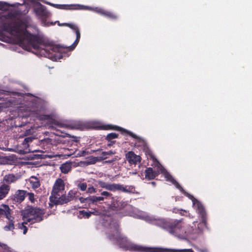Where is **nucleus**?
Returning <instances> with one entry per match:
<instances>
[{
	"label": "nucleus",
	"mask_w": 252,
	"mask_h": 252,
	"mask_svg": "<svg viewBox=\"0 0 252 252\" xmlns=\"http://www.w3.org/2000/svg\"><path fill=\"white\" fill-rule=\"evenodd\" d=\"M63 45L55 44L32 25V54L57 61L63 58Z\"/></svg>",
	"instance_id": "f257e3e1"
},
{
	"label": "nucleus",
	"mask_w": 252,
	"mask_h": 252,
	"mask_svg": "<svg viewBox=\"0 0 252 252\" xmlns=\"http://www.w3.org/2000/svg\"><path fill=\"white\" fill-rule=\"evenodd\" d=\"M3 28L16 38L24 49L31 51L32 36L27 32V26L25 22L15 17L8 18H7Z\"/></svg>",
	"instance_id": "f03ea898"
},
{
	"label": "nucleus",
	"mask_w": 252,
	"mask_h": 252,
	"mask_svg": "<svg viewBox=\"0 0 252 252\" xmlns=\"http://www.w3.org/2000/svg\"><path fill=\"white\" fill-rule=\"evenodd\" d=\"M46 109V102L42 98L36 97L32 94V118L40 121H47L50 124L61 126L59 122L56 123V120L52 115L45 114Z\"/></svg>",
	"instance_id": "7ed1b4c3"
},
{
	"label": "nucleus",
	"mask_w": 252,
	"mask_h": 252,
	"mask_svg": "<svg viewBox=\"0 0 252 252\" xmlns=\"http://www.w3.org/2000/svg\"><path fill=\"white\" fill-rule=\"evenodd\" d=\"M172 183L174 184L181 192L192 200L194 206L196 208V211L201 218L202 223L206 225L207 223V215L206 212L202 204L197 199L194 198L192 195L186 192L180 184L175 180H174Z\"/></svg>",
	"instance_id": "20e7f679"
},
{
	"label": "nucleus",
	"mask_w": 252,
	"mask_h": 252,
	"mask_svg": "<svg viewBox=\"0 0 252 252\" xmlns=\"http://www.w3.org/2000/svg\"><path fill=\"white\" fill-rule=\"evenodd\" d=\"M98 184L100 187L105 189L108 190L115 192L119 191L126 193L133 192L134 190V187L132 186H124L119 184L108 183L102 181H99Z\"/></svg>",
	"instance_id": "39448f33"
},
{
	"label": "nucleus",
	"mask_w": 252,
	"mask_h": 252,
	"mask_svg": "<svg viewBox=\"0 0 252 252\" xmlns=\"http://www.w3.org/2000/svg\"><path fill=\"white\" fill-rule=\"evenodd\" d=\"M65 189V184L61 178H58L53 185L51 195L49 197V204H53L63 193Z\"/></svg>",
	"instance_id": "423d86ee"
},
{
	"label": "nucleus",
	"mask_w": 252,
	"mask_h": 252,
	"mask_svg": "<svg viewBox=\"0 0 252 252\" xmlns=\"http://www.w3.org/2000/svg\"><path fill=\"white\" fill-rule=\"evenodd\" d=\"M36 16L40 20L42 25H48L46 24V19L51 15L46 7L40 2H36V5L32 6Z\"/></svg>",
	"instance_id": "0eeeda50"
},
{
	"label": "nucleus",
	"mask_w": 252,
	"mask_h": 252,
	"mask_svg": "<svg viewBox=\"0 0 252 252\" xmlns=\"http://www.w3.org/2000/svg\"><path fill=\"white\" fill-rule=\"evenodd\" d=\"M77 191L70 190L69 191L67 195L62 194L59 198L53 204H49L50 208H52L54 205H63L73 200L76 194Z\"/></svg>",
	"instance_id": "6e6552de"
},
{
	"label": "nucleus",
	"mask_w": 252,
	"mask_h": 252,
	"mask_svg": "<svg viewBox=\"0 0 252 252\" xmlns=\"http://www.w3.org/2000/svg\"><path fill=\"white\" fill-rule=\"evenodd\" d=\"M100 192L99 195L97 193V195H93L89 197V201L94 204L96 205L97 203L101 204L104 202L105 199H107L112 197V193L107 191H102L99 190Z\"/></svg>",
	"instance_id": "1a4fd4ad"
},
{
	"label": "nucleus",
	"mask_w": 252,
	"mask_h": 252,
	"mask_svg": "<svg viewBox=\"0 0 252 252\" xmlns=\"http://www.w3.org/2000/svg\"><path fill=\"white\" fill-rule=\"evenodd\" d=\"M22 215L24 221L22 223L19 224L18 227L19 229L23 230V234H26L27 231V227L26 224H27L26 221L30 222L31 220L32 211L31 208L25 209L22 211Z\"/></svg>",
	"instance_id": "9d476101"
},
{
	"label": "nucleus",
	"mask_w": 252,
	"mask_h": 252,
	"mask_svg": "<svg viewBox=\"0 0 252 252\" xmlns=\"http://www.w3.org/2000/svg\"><path fill=\"white\" fill-rule=\"evenodd\" d=\"M102 127L103 129H105V130L111 129V130H118V131H122L127 134L128 135H129V136H130L131 137H132V138H133L134 139H138L139 138V137L138 136H137L136 134L132 133V132L128 131L126 129H124V128H123L121 127H119L118 126H113L111 125H104V126H102Z\"/></svg>",
	"instance_id": "9b49d317"
},
{
	"label": "nucleus",
	"mask_w": 252,
	"mask_h": 252,
	"mask_svg": "<svg viewBox=\"0 0 252 252\" xmlns=\"http://www.w3.org/2000/svg\"><path fill=\"white\" fill-rule=\"evenodd\" d=\"M131 250L138 252H160L159 249L154 248L143 247L140 245L132 244L130 246Z\"/></svg>",
	"instance_id": "f8f14e48"
},
{
	"label": "nucleus",
	"mask_w": 252,
	"mask_h": 252,
	"mask_svg": "<svg viewBox=\"0 0 252 252\" xmlns=\"http://www.w3.org/2000/svg\"><path fill=\"white\" fill-rule=\"evenodd\" d=\"M45 210L39 208H32V223L41 221L43 219Z\"/></svg>",
	"instance_id": "ddd939ff"
},
{
	"label": "nucleus",
	"mask_w": 252,
	"mask_h": 252,
	"mask_svg": "<svg viewBox=\"0 0 252 252\" xmlns=\"http://www.w3.org/2000/svg\"><path fill=\"white\" fill-rule=\"evenodd\" d=\"M126 160L130 164H137L141 162V158L132 151L128 152L126 156Z\"/></svg>",
	"instance_id": "4468645a"
},
{
	"label": "nucleus",
	"mask_w": 252,
	"mask_h": 252,
	"mask_svg": "<svg viewBox=\"0 0 252 252\" xmlns=\"http://www.w3.org/2000/svg\"><path fill=\"white\" fill-rule=\"evenodd\" d=\"M49 4L56 8L64 10H78L81 9L82 7V5L79 4H58L50 3Z\"/></svg>",
	"instance_id": "2eb2a0df"
},
{
	"label": "nucleus",
	"mask_w": 252,
	"mask_h": 252,
	"mask_svg": "<svg viewBox=\"0 0 252 252\" xmlns=\"http://www.w3.org/2000/svg\"><path fill=\"white\" fill-rule=\"evenodd\" d=\"M32 143V138L28 137L24 139L19 150L21 154H27L31 152L30 145Z\"/></svg>",
	"instance_id": "dca6fc26"
},
{
	"label": "nucleus",
	"mask_w": 252,
	"mask_h": 252,
	"mask_svg": "<svg viewBox=\"0 0 252 252\" xmlns=\"http://www.w3.org/2000/svg\"><path fill=\"white\" fill-rule=\"evenodd\" d=\"M26 194V191L18 190L12 196V199L16 202L21 203L25 199Z\"/></svg>",
	"instance_id": "f3484780"
},
{
	"label": "nucleus",
	"mask_w": 252,
	"mask_h": 252,
	"mask_svg": "<svg viewBox=\"0 0 252 252\" xmlns=\"http://www.w3.org/2000/svg\"><path fill=\"white\" fill-rule=\"evenodd\" d=\"M5 216L7 219H11V210L5 204H2L0 207V218Z\"/></svg>",
	"instance_id": "a211bd4d"
},
{
	"label": "nucleus",
	"mask_w": 252,
	"mask_h": 252,
	"mask_svg": "<svg viewBox=\"0 0 252 252\" xmlns=\"http://www.w3.org/2000/svg\"><path fill=\"white\" fill-rule=\"evenodd\" d=\"M159 174L158 171L154 170L152 167H148L145 171V178L149 180L154 179Z\"/></svg>",
	"instance_id": "6ab92c4d"
},
{
	"label": "nucleus",
	"mask_w": 252,
	"mask_h": 252,
	"mask_svg": "<svg viewBox=\"0 0 252 252\" xmlns=\"http://www.w3.org/2000/svg\"><path fill=\"white\" fill-rule=\"evenodd\" d=\"M91 151L93 152L96 153V155H99V157L104 158V160L108 158V156H111L116 153L115 151H113L112 150H110L108 152H103L102 151L101 149H98L95 151L91 150Z\"/></svg>",
	"instance_id": "aec40b11"
},
{
	"label": "nucleus",
	"mask_w": 252,
	"mask_h": 252,
	"mask_svg": "<svg viewBox=\"0 0 252 252\" xmlns=\"http://www.w3.org/2000/svg\"><path fill=\"white\" fill-rule=\"evenodd\" d=\"M76 35V38L75 41L73 42V43L69 46H63L64 48H63V50L65 49H66L68 51H72L76 47L77 44H78L80 38V32L79 30H77V32H75Z\"/></svg>",
	"instance_id": "412c9836"
},
{
	"label": "nucleus",
	"mask_w": 252,
	"mask_h": 252,
	"mask_svg": "<svg viewBox=\"0 0 252 252\" xmlns=\"http://www.w3.org/2000/svg\"><path fill=\"white\" fill-rule=\"evenodd\" d=\"M9 190L10 186L4 184L0 187V200L6 196Z\"/></svg>",
	"instance_id": "4be33fe9"
},
{
	"label": "nucleus",
	"mask_w": 252,
	"mask_h": 252,
	"mask_svg": "<svg viewBox=\"0 0 252 252\" xmlns=\"http://www.w3.org/2000/svg\"><path fill=\"white\" fill-rule=\"evenodd\" d=\"M71 162H66L62 164L60 167L61 172L64 174H66L69 172L71 169Z\"/></svg>",
	"instance_id": "5701e85b"
},
{
	"label": "nucleus",
	"mask_w": 252,
	"mask_h": 252,
	"mask_svg": "<svg viewBox=\"0 0 252 252\" xmlns=\"http://www.w3.org/2000/svg\"><path fill=\"white\" fill-rule=\"evenodd\" d=\"M17 178L13 174H8L4 176L3 180L7 183H12L15 182Z\"/></svg>",
	"instance_id": "b1692460"
},
{
	"label": "nucleus",
	"mask_w": 252,
	"mask_h": 252,
	"mask_svg": "<svg viewBox=\"0 0 252 252\" xmlns=\"http://www.w3.org/2000/svg\"><path fill=\"white\" fill-rule=\"evenodd\" d=\"M9 221L7 225L3 227V229L5 231H12L14 229V221H13V218L11 216V219H7Z\"/></svg>",
	"instance_id": "393cba45"
},
{
	"label": "nucleus",
	"mask_w": 252,
	"mask_h": 252,
	"mask_svg": "<svg viewBox=\"0 0 252 252\" xmlns=\"http://www.w3.org/2000/svg\"><path fill=\"white\" fill-rule=\"evenodd\" d=\"M155 224L162 228L165 229L168 226V223L164 220L158 219L155 221Z\"/></svg>",
	"instance_id": "a878e982"
},
{
	"label": "nucleus",
	"mask_w": 252,
	"mask_h": 252,
	"mask_svg": "<svg viewBox=\"0 0 252 252\" xmlns=\"http://www.w3.org/2000/svg\"><path fill=\"white\" fill-rule=\"evenodd\" d=\"M108 199H111V206L112 208H114L115 210H117L118 207H119V200H118L117 198L114 197L113 194H112V197H109Z\"/></svg>",
	"instance_id": "bb28decb"
},
{
	"label": "nucleus",
	"mask_w": 252,
	"mask_h": 252,
	"mask_svg": "<svg viewBox=\"0 0 252 252\" xmlns=\"http://www.w3.org/2000/svg\"><path fill=\"white\" fill-rule=\"evenodd\" d=\"M166 252H194L191 249H166Z\"/></svg>",
	"instance_id": "cd10ccee"
},
{
	"label": "nucleus",
	"mask_w": 252,
	"mask_h": 252,
	"mask_svg": "<svg viewBox=\"0 0 252 252\" xmlns=\"http://www.w3.org/2000/svg\"><path fill=\"white\" fill-rule=\"evenodd\" d=\"M112 20H116L118 18V16L114 12L106 10L104 16Z\"/></svg>",
	"instance_id": "c85d7f7f"
},
{
	"label": "nucleus",
	"mask_w": 252,
	"mask_h": 252,
	"mask_svg": "<svg viewBox=\"0 0 252 252\" xmlns=\"http://www.w3.org/2000/svg\"><path fill=\"white\" fill-rule=\"evenodd\" d=\"M119 134L116 133H110L107 134L106 137L107 141H113L112 140L118 137Z\"/></svg>",
	"instance_id": "c756f323"
},
{
	"label": "nucleus",
	"mask_w": 252,
	"mask_h": 252,
	"mask_svg": "<svg viewBox=\"0 0 252 252\" xmlns=\"http://www.w3.org/2000/svg\"><path fill=\"white\" fill-rule=\"evenodd\" d=\"M62 25H64L65 26L68 27L73 30L75 32L77 30H79L78 26L75 24L71 23H63Z\"/></svg>",
	"instance_id": "7c9ffc66"
},
{
	"label": "nucleus",
	"mask_w": 252,
	"mask_h": 252,
	"mask_svg": "<svg viewBox=\"0 0 252 252\" xmlns=\"http://www.w3.org/2000/svg\"><path fill=\"white\" fill-rule=\"evenodd\" d=\"M32 179L34 180V181H32V189H35L39 187L40 184L39 180L33 176H32Z\"/></svg>",
	"instance_id": "2f4dec72"
},
{
	"label": "nucleus",
	"mask_w": 252,
	"mask_h": 252,
	"mask_svg": "<svg viewBox=\"0 0 252 252\" xmlns=\"http://www.w3.org/2000/svg\"><path fill=\"white\" fill-rule=\"evenodd\" d=\"M65 127L69 128L70 129H78L79 127V126L78 124L74 123H70L67 124H63Z\"/></svg>",
	"instance_id": "473e14b6"
},
{
	"label": "nucleus",
	"mask_w": 252,
	"mask_h": 252,
	"mask_svg": "<svg viewBox=\"0 0 252 252\" xmlns=\"http://www.w3.org/2000/svg\"><path fill=\"white\" fill-rule=\"evenodd\" d=\"M164 176L166 181L170 182L171 183H172L173 181L175 180L171 175V174L167 171L164 173Z\"/></svg>",
	"instance_id": "72a5a7b5"
},
{
	"label": "nucleus",
	"mask_w": 252,
	"mask_h": 252,
	"mask_svg": "<svg viewBox=\"0 0 252 252\" xmlns=\"http://www.w3.org/2000/svg\"><path fill=\"white\" fill-rule=\"evenodd\" d=\"M79 213L80 214L82 215L85 218H89L93 213L92 212H87L85 210L80 211Z\"/></svg>",
	"instance_id": "f704fd0d"
},
{
	"label": "nucleus",
	"mask_w": 252,
	"mask_h": 252,
	"mask_svg": "<svg viewBox=\"0 0 252 252\" xmlns=\"http://www.w3.org/2000/svg\"><path fill=\"white\" fill-rule=\"evenodd\" d=\"M77 187L81 190L85 191L87 190V184L86 183H79Z\"/></svg>",
	"instance_id": "c9c22d12"
},
{
	"label": "nucleus",
	"mask_w": 252,
	"mask_h": 252,
	"mask_svg": "<svg viewBox=\"0 0 252 252\" xmlns=\"http://www.w3.org/2000/svg\"><path fill=\"white\" fill-rule=\"evenodd\" d=\"M94 11L96 13H97L101 15L104 16L106 10H105L103 8H101L95 7Z\"/></svg>",
	"instance_id": "e433bc0d"
},
{
	"label": "nucleus",
	"mask_w": 252,
	"mask_h": 252,
	"mask_svg": "<svg viewBox=\"0 0 252 252\" xmlns=\"http://www.w3.org/2000/svg\"><path fill=\"white\" fill-rule=\"evenodd\" d=\"M127 205L126 202L125 201H119V207L117 208V210H121L125 207H126Z\"/></svg>",
	"instance_id": "4c0bfd02"
},
{
	"label": "nucleus",
	"mask_w": 252,
	"mask_h": 252,
	"mask_svg": "<svg viewBox=\"0 0 252 252\" xmlns=\"http://www.w3.org/2000/svg\"><path fill=\"white\" fill-rule=\"evenodd\" d=\"M97 156L94 157L92 158V162L94 163L96 162H100L104 160V158L99 157V155H97Z\"/></svg>",
	"instance_id": "58836bf2"
},
{
	"label": "nucleus",
	"mask_w": 252,
	"mask_h": 252,
	"mask_svg": "<svg viewBox=\"0 0 252 252\" xmlns=\"http://www.w3.org/2000/svg\"><path fill=\"white\" fill-rule=\"evenodd\" d=\"M36 150H32V159L44 158L43 155L34 154V152Z\"/></svg>",
	"instance_id": "ea45409f"
},
{
	"label": "nucleus",
	"mask_w": 252,
	"mask_h": 252,
	"mask_svg": "<svg viewBox=\"0 0 252 252\" xmlns=\"http://www.w3.org/2000/svg\"><path fill=\"white\" fill-rule=\"evenodd\" d=\"M96 191V189L93 186H91L87 189V192L91 194L95 193Z\"/></svg>",
	"instance_id": "a19ab883"
},
{
	"label": "nucleus",
	"mask_w": 252,
	"mask_h": 252,
	"mask_svg": "<svg viewBox=\"0 0 252 252\" xmlns=\"http://www.w3.org/2000/svg\"><path fill=\"white\" fill-rule=\"evenodd\" d=\"M52 142V139L49 138H45L42 140H41V145H43L44 146V144H51Z\"/></svg>",
	"instance_id": "79ce46f5"
},
{
	"label": "nucleus",
	"mask_w": 252,
	"mask_h": 252,
	"mask_svg": "<svg viewBox=\"0 0 252 252\" xmlns=\"http://www.w3.org/2000/svg\"><path fill=\"white\" fill-rule=\"evenodd\" d=\"M89 197L87 198H84L83 197H80L79 198V200L81 203L88 202L89 201Z\"/></svg>",
	"instance_id": "37998d69"
},
{
	"label": "nucleus",
	"mask_w": 252,
	"mask_h": 252,
	"mask_svg": "<svg viewBox=\"0 0 252 252\" xmlns=\"http://www.w3.org/2000/svg\"><path fill=\"white\" fill-rule=\"evenodd\" d=\"M6 246L5 245H0V252H5Z\"/></svg>",
	"instance_id": "c03bdc74"
},
{
	"label": "nucleus",
	"mask_w": 252,
	"mask_h": 252,
	"mask_svg": "<svg viewBox=\"0 0 252 252\" xmlns=\"http://www.w3.org/2000/svg\"><path fill=\"white\" fill-rule=\"evenodd\" d=\"M57 23H55V22H47L46 21V24H48V25H42L43 26H45V27H49L50 26H54V25H55V24H56Z\"/></svg>",
	"instance_id": "a18cd8bd"
},
{
	"label": "nucleus",
	"mask_w": 252,
	"mask_h": 252,
	"mask_svg": "<svg viewBox=\"0 0 252 252\" xmlns=\"http://www.w3.org/2000/svg\"><path fill=\"white\" fill-rule=\"evenodd\" d=\"M108 143L107 144V146L108 147H111L112 146L113 144H114L115 143H116V141H108Z\"/></svg>",
	"instance_id": "49530a36"
},
{
	"label": "nucleus",
	"mask_w": 252,
	"mask_h": 252,
	"mask_svg": "<svg viewBox=\"0 0 252 252\" xmlns=\"http://www.w3.org/2000/svg\"><path fill=\"white\" fill-rule=\"evenodd\" d=\"M6 3L3 2H0V9L1 10H5L4 6H5Z\"/></svg>",
	"instance_id": "de8ad7c7"
},
{
	"label": "nucleus",
	"mask_w": 252,
	"mask_h": 252,
	"mask_svg": "<svg viewBox=\"0 0 252 252\" xmlns=\"http://www.w3.org/2000/svg\"><path fill=\"white\" fill-rule=\"evenodd\" d=\"M6 251L5 252H17L16 251H14L13 250L9 249L7 246H6V251Z\"/></svg>",
	"instance_id": "09e8293b"
},
{
	"label": "nucleus",
	"mask_w": 252,
	"mask_h": 252,
	"mask_svg": "<svg viewBox=\"0 0 252 252\" xmlns=\"http://www.w3.org/2000/svg\"><path fill=\"white\" fill-rule=\"evenodd\" d=\"M200 252H209V251L207 249H203L200 250Z\"/></svg>",
	"instance_id": "8fccbe9b"
},
{
	"label": "nucleus",
	"mask_w": 252,
	"mask_h": 252,
	"mask_svg": "<svg viewBox=\"0 0 252 252\" xmlns=\"http://www.w3.org/2000/svg\"><path fill=\"white\" fill-rule=\"evenodd\" d=\"M55 23H57L59 26H65L64 25H62L63 23L61 24L59 21H56Z\"/></svg>",
	"instance_id": "3c124183"
},
{
	"label": "nucleus",
	"mask_w": 252,
	"mask_h": 252,
	"mask_svg": "<svg viewBox=\"0 0 252 252\" xmlns=\"http://www.w3.org/2000/svg\"><path fill=\"white\" fill-rule=\"evenodd\" d=\"M119 225L118 224V223H116V230L117 231V232H118L119 231Z\"/></svg>",
	"instance_id": "603ef678"
},
{
	"label": "nucleus",
	"mask_w": 252,
	"mask_h": 252,
	"mask_svg": "<svg viewBox=\"0 0 252 252\" xmlns=\"http://www.w3.org/2000/svg\"><path fill=\"white\" fill-rule=\"evenodd\" d=\"M93 213H92V214H94V215H97L99 212H98V211H95V212H93Z\"/></svg>",
	"instance_id": "864d4df0"
},
{
	"label": "nucleus",
	"mask_w": 252,
	"mask_h": 252,
	"mask_svg": "<svg viewBox=\"0 0 252 252\" xmlns=\"http://www.w3.org/2000/svg\"><path fill=\"white\" fill-rule=\"evenodd\" d=\"M28 194L29 195V198L30 200H32V193H29Z\"/></svg>",
	"instance_id": "5fc2aeb1"
},
{
	"label": "nucleus",
	"mask_w": 252,
	"mask_h": 252,
	"mask_svg": "<svg viewBox=\"0 0 252 252\" xmlns=\"http://www.w3.org/2000/svg\"><path fill=\"white\" fill-rule=\"evenodd\" d=\"M151 184L153 185V186H155L156 185V183L155 182H152Z\"/></svg>",
	"instance_id": "6e6d98bb"
},
{
	"label": "nucleus",
	"mask_w": 252,
	"mask_h": 252,
	"mask_svg": "<svg viewBox=\"0 0 252 252\" xmlns=\"http://www.w3.org/2000/svg\"><path fill=\"white\" fill-rule=\"evenodd\" d=\"M32 202H33V201H34V194H33V193H32Z\"/></svg>",
	"instance_id": "4d7b16f0"
},
{
	"label": "nucleus",
	"mask_w": 252,
	"mask_h": 252,
	"mask_svg": "<svg viewBox=\"0 0 252 252\" xmlns=\"http://www.w3.org/2000/svg\"><path fill=\"white\" fill-rule=\"evenodd\" d=\"M109 239H112L113 238V236H109Z\"/></svg>",
	"instance_id": "13d9d810"
},
{
	"label": "nucleus",
	"mask_w": 252,
	"mask_h": 252,
	"mask_svg": "<svg viewBox=\"0 0 252 252\" xmlns=\"http://www.w3.org/2000/svg\"><path fill=\"white\" fill-rule=\"evenodd\" d=\"M106 162H111V161H106Z\"/></svg>",
	"instance_id": "bf43d9fd"
},
{
	"label": "nucleus",
	"mask_w": 252,
	"mask_h": 252,
	"mask_svg": "<svg viewBox=\"0 0 252 252\" xmlns=\"http://www.w3.org/2000/svg\"><path fill=\"white\" fill-rule=\"evenodd\" d=\"M33 139H35V138H33V137L32 136V140H33Z\"/></svg>",
	"instance_id": "052dcab7"
}]
</instances>
